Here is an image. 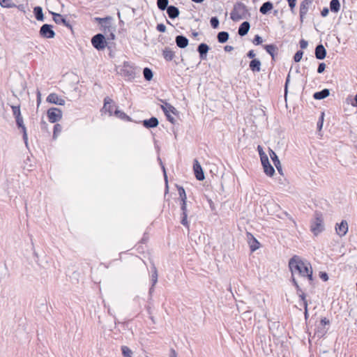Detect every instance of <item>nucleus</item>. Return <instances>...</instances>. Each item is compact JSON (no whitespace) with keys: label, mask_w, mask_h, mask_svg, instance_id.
I'll return each mask as SVG.
<instances>
[{"label":"nucleus","mask_w":357,"mask_h":357,"mask_svg":"<svg viewBox=\"0 0 357 357\" xmlns=\"http://www.w3.org/2000/svg\"><path fill=\"white\" fill-rule=\"evenodd\" d=\"M311 3L310 0H304L300 6V17L301 20L305 17L308 11L309 6Z\"/></svg>","instance_id":"nucleus-15"},{"label":"nucleus","mask_w":357,"mask_h":357,"mask_svg":"<svg viewBox=\"0 0 357 357\" xmlns=\"http://www.w3.org/2000/svg\"><path fill=\"white\" fill-rule=\"evenodd\" d=\"M253 43L255 45H257L262 43V38L259 36L257 35L255 36Z\"/></svg>","instance_id":"nucleus-47"},{"label":"nucleus","mask_w":357,"mask_h":357,"mask_svg":"<svg viewBox=\"0 0 357 357\" xmlns=\"http://www.w3.org/2000/svg\"><path fill=\"white\" fill-rule=\"evenodd\" d=\"M229 33L225 31H221L218 34V40L220 43H224L227 41Z\"/></svg>","instance_id":"nucleus-31"},{"label":"nucleus","mask_w":357,"mask_h":357,"mask_svg":"<svg viewBox=\"0 0 357 357\" xmlns=\"http://www.w3.org/2000/svg\"><path fill=\"white\" fill-rule=\"evenodd\" d=\"M288 83H289V75H288L287 78V80H286V83H285V90L287 91V84Z\"/></svg>","instance_id":"nucleus-63"},{"label":"nucleus","mask_w":357,"mask_h":357,"mask_svg":"<svg viewBox=\"0 0 357 357\" xmlns=\"http://www.w3.org/2000/svg\"><path fill=\"white\" fill-rule=\"evenodd\" d=\"M211 25L212 26V27L213 28H217L219 25V20H218L217 17H212L211 19Z\"/></svg>","instance_id":"nucleus-45"},{"label":"nucleus","mask_w":357,"mask_h":357,"mask_svg":"<svg viewBox=\"0 0 357 357\" xmlns=\"http://www.w3.org/2000/svg\"><path fill=\"white\" fill-rule=\"evenodd\" d=\"M289 3V6L292 10L296 6V0H287Z\"/></svg>","instance_id":"nucleus-51"},{"label":"nucleus","mask_w":357,"mask_h":357,"mask_svg":"<svg viewBox=\"0 0 357 357\" xmlns=\"http://www.w3.org/2000/svg\"><path fill=\"white\" fill-rule=\"evenodd\" d=\"M330 8L332 12L337 13L340 8L339 0H331L330 3Z\"/></svg>","instance_id":"nucleus-29"},{"label":"nucleus","mask_w":357,"mask_h":357,"mask_svg":"<svg viewBox=\"0 0 357 357\" xmlns=\"http://www.w3.org/2000/svg\"><path fill=\"white\" fill-rule=\"evenodd\" d=\"M47 101L50 103L58 105H65V100L58 96L56 93H50L47 98Z\"/></svg>","instance_id":"nucleus-12"},{"label":"nucleus","mask_w":357,"mask_h":357,"mask_svg":"<svg viewBox=\"0 0 357 357\" xmlns=\"http://www.w3.org/2000/svg\"><path fill=\"white\" fill-rule=\"evenodd\" d=\"M188 213H182L181 224L187 227H189L188 222Z\"/></svg>","instance_id":"nucleus-42"},{"label":"nucleus","mask_w":357,"mask_h":357,"mask_svg":"<svg viewBox=\"0 0 357 357\" xmlns=\"http://www.w3.org/2000/svg\"><path fill=\"white\" fill-rule=\"evenodd\" d=\"M118 73L125 77L128 80H132L135 77V68L128 62H124L122 66L117 67Z\"/></svg>","instance_id":"nucleus-3"},{"label":"nucleus","mask_w":357,"mask_h":357,"mask_svg":"<svg viewBox=\"0 0 357 357\" xmlns=\"http://www.w3.org/2000/svg\"><path fill=\"white\" fill-rule=\"evenodd\" d=\"M326 51L322 45H319L315 49V56L318 59H324L326 57Z\"/></svg>","instance_id":"nucleus-17"},{"label":"nucleus","mask_w":357,"mask_h":357,"mask_svg":"<svg viewBox=\"0 0 357 357\" xmlns=\"http://www.w3.org/2000/svg\"><path fill=\"white\" fill-rule=\"evenodd\" d=\"M193 2H195V3H202L203 2L204 0H191Z\"/></svg>","instance_id":"nucleus-64"},{"label":"nucleus","mask_w":357,"mask_h":357,"mask_svg":"<svg viewBox=\"0 0 357 357\" xmlns=\"http://www.w3.org/2000/svg\"><path fill=\"white\" fill-rule=\"evenodd\" d=\"M182 213H187V201L181 203Z\"/></svg>","instance_id":"nucleus-50"},{"label":"nucleus","mask_w":357,"mask_h":357,"mask_svg":"<svg viewBox=\"0 0 357 357\" xmlns=\"http://www.w3.org/2000/svg\"><path fill=\"white\" fill-rule=\"evenodd\" d=\"M165 114L166 115L167 119L172 123H175L174 118L172 116V114L177 115L178 114V112L177 109L173 107L172 105L169 103H165L163 105L161 106Z\"/></svg>","instance_id":"nucleus-6"},{"label":"nucleus","mask_w":357,"mask_h":357,"mask_svg":"<svg viewBox=\"0 0 357 357\" xmlns=\"http://www.w3.org/2000/svg\"><path fill=\"white\" fill-rule=\"evenodd\" d=\"M0 5L4 8H13L15 6L11 0H0Z\"/></svg>","instance_id":"nucleus-36"},{"label":"nucleus","mask_w":357,"mask_h":357,"mask_svg":"<svg viewBox=\"0 0 357 357\" xmlns=\"http://www.w3.org/2000/svg\"><path fill=\"white\" fill-rule=\"evenodd\" d=\"M208 50H209L208 46L206 44L202 43L199 45L198 52H199L202 59L204 58V56L206 54Z\"/></svg>","instance_id":"nucleus-28"},{"label":"nucleus","mask_w":357,"mask_h":357,"mask_svg":"<svg viewBox=\"0 0 357 357\" xmlns=\"http://www.w3.org/2000/svg\"><path fill=\"white\" fill-rule=\"evenodd\" d=\"M15 119H16V123H17L18 127L22 128V131H23V139H24V140L25 142V144H27L28 136H27L26 128H25V126H24V125L23 123L22 116H20L16 117Z\"/></svg>","instance_id":"nucleus-16"},{"label":"nucleus","mask_w":357,"mask_h":357,"mask_svg":"<svg viewBox=\"0 0 357 357\" xmlns=\"http://www.w3.org/2000/svg\"><path fill=\"white\" fill-rule=\"evenodd\" d=\"M108 20H110V18L109 17H105V18L96 17V20L100 24H102V22H106Z\"/></svg>","instance_id":"nucleus-52"},{"label":"nucleus","mask_w":357,"mask_h":357,"mask_svg":"<svg viewBox=\"0 0 357 357\" xmlns=\"http://www.w3.org/2000/svg\"><path fill=\"white\" fill-rule=\"evenodd\" d=\"M11 108L13 115L15 118L21 116L20 106H12Z\"/></svg>","instance_id":"nucleus-41"},{"label":"nucleus","mask_w":357,"mask_h":357,"mask_svg":"<svg viewBox=\"0 0 357 357\" xmlns=\"http://www.w3.org/2000/svg\"><path fill=\"white\" fill-rule=\"evenodd\" d=\"M178 194H179L180 198L181 199V202H185L187 201V196L185 194V191L183 187H180L178 188Z\"/></svg>","instance_id":"nucleus-38"},{"label":"nucleus","mask_w":357,"mask_h":357,"mask_svg":"<svg viewBox=\"0 0 357 357\" xmlns=\"http://www.w3.org/2000/svg\"><path fill=\"white\" fill-rule=\"evenodd\" d=\"M157 30L160 32L164 33L166 31V26L163 24H158L156 27Z\"/></svg>","instance_id":"nucleus-46"},{"label":"nucleus","mask_w":357,"mask_h":357,"mask_svg":"<svg viewBox=\"0 0 357 357\" xmlns=\"http://www.w3.org/2000/svg\"><path fill=\"white\" fill-rule=\"evenodd\" d=\"M307 45H308L307 41H306L303 39L300 41V47L301 49H306Z\"/></svg>","instance_id":"nucleus-49"},{"label":"nucleus","mask_w":357,"mask_h":357,"mask_svg":"<svg viewBox=\"0 0 357 357\" xmlns=\"http://www.w3.org/2000/svg\"><path fill=\"white\" fill-rule=\"evenodd\" d=\"M193 170L195 177L198 181H203L205 177L202 167L197 160L194 161Z\"/></svg>","instance_id":"nucleus-10"},{"label":"nucleus","mask_w":357,"mask_h":357,"mask_svg":"<svg viewBox=\"0 0 357 357\" xmlns=\"http://www.w3.org/2000/svg\"><path fill=\"white\" fill-rule=\"evenodd\" d=\"M121 351L123 357H132V351L127 346L121 347Z\"/></svg>","instance_id":"nucleus-33"},{"label":"nucleus","mask_w":357,"mask_h":357,"mask_svg":"<svg viewBox=\"0 0 357 357\" xmlns=\"http://www.w3.org/2000/svg\"><path fill=\"white\" fill-rule=\"evenodd\" d=\"M297 291H298V296L301 298V299L303 301L304 308H307V301L305 299V295L304 294V293L302 291L301 289L300 291L297 290Z\"/></svg>","instance_id":"nucleus-40"},{"label":"nucleus","mask_w":357,"mask_h":357,"mask_svg":"<svg viewBox=\"0 0 357 357\" xmlns=\"http://www.w3.org/2000/svg\"><path fill=\"white\" fill-rule=\"evenodd\" d=\"M143 75L146 80L150 81L153 78L152 70L149 68H145L143 70Z\"/></svg>","instance_id":"nucleus-35"},{"label":"nucleus","mask_w":357,"mask_h":357,"mask_svg":"<svg viewBox=\"0 0 357 357\" xmlns=\"http://www.w3.org/2000/svg\"><path fill=\"white\" fill-rule=\"evenodd\" d=\"M47 117L51 123H56L62 118V112L60 109L52 107L47 110Z\"/></svg>","instance_id":"nucleus-8"},{"label":"nucleus","mask_w":357,"mask_h":357,"mask_svg":"<svg viewBox=\"0 0 357 357\" xmlns=\"http://www.w3.org/2000/svg\"><path fill=\"white\" fill-rule=\"evenodd\" d=\"M176 43L178 47L185 48L188 45V40L185 36H178L176 37Z\"/></svg>","instance_id":"nucleus-20"},{"label":"nucleus","mask_w":357,"mask_h":357,"mask_svg":"<svg viewBox=\"0 0 357 357\" xmlns=\"http://www.w3.org/2000/svg\"><path fill=\"white\" fill-rule=\"evenodd\" d=\"M269 155L273 162L274 165L275 166L277 170L278 171V172L280 174H282V169L281 163H280V161L278 159V157L276 155V153L273 150L270 149Z\"/></svg>","instance_id":"nucleus-13"},{"label":"nucleus","mask_w":357,"mask_h":357,"mask_svg":"<svg viewBox=\"0 0 357 357\" xmlns=\"http://www.w3.org/2000/svg\"><path fill=\"white\" fill-rule=\"evenodd\" d=\"M248 15L246 6L242 3H237L234 5L232 11L230 13L231 19L233 21L238 22L245 19Z\"/></svg>","instance_id":"nucleus-2"},{"label":"nucleus","mask_w":357,"mask_h":357,"mask_svg":"<svg viewBox=\"0 0 357 357\" xmlns=\"http://www.w3.org/2000/svg\"><path fill=\"white\" fill-rule=\"evenodd\" d=\"M273 8V4L270 1L265 2L262 4V6L260 7L259 11L262 14H266L268 11L272 10Z\"/></svg>","instance_id":"nucleus-27"},{"label":"nucleus","mask_w":357,"mask_h":357,"mask_svg":"<svg viewBox=\"0 0 357 357\" xmlns=\"http://www.w3.org/2000/svg\"><path fill=\"white\" fill-rule=\"evenodd\" d=\"M326 68V64L324 63H321L317 68V73H322Z\"/></svg>","instance_id":"nucleus-48"},{"label":"nucleus","mask_w":357,"mask_h":357,"mask_svg":"<svg viewBox=\"0 0 357 357\" xmlns=\"http://www.w3.org/2000/svg\"><path fill=\"white\" fill-rule=\"evenodd\" d=\"M169 357H177L176 353L174 349H171Z\"/></svg>","instance_id":"nucleus-60"},{"label":"nucleus","mask_w":357,"mask_h":357,"mask_svg":"<svg viewBox=\"0 0 357 357\" xmlns=\"http://www.w3.org/2000/svg\"><path fill=\"white\" fill-rule=\"evenodd\" d=\"M152 281L153 285H155L158 281V273L155 267L153 268V272L152 273Z\"/></svg>","instance_id":"nucleus-44"},{"label":"nucleus","mask_w":357,"mask_h":357,"mask_svg":"<svg viewBox=\"0 0 357 357\" xmlns=\"http://www.w3.org/2000/svg\"><path fill=\"white\" fill-rule=\"evenodd\" d=\"M93 46L98 50L105 49L106 47V41L102 34L98 33L95 35L91 39Z\"/></svg>","instance_id":"nucleus-7"},{"label":"nucleus","mask_w":357,"mask_h":357,"mask_svg":"<svg viewBox=\"0 0 357 357\" xmlns=\"http://www.w3.org/2000/svg\"><path fill=\"white\" fill-rule=\"evenodd\" d=\"M328 14V8H324L322 11H321V15L323 17H326Z\"/></svg>","instance_id":"nucleus-56"},{"label":"nucleus","mask_w":357,"mask_h":357,"mask_svg":"<svg viewBox=\"0 0 357 357\" xmlns=\"http://www.w3.org/2000/svg\"><path fill=\"white\" fill-rule=\"evenodd\" d=\"M62 130V127L60 124L57 123L54 127L53 138L56 139Z\"/></svg>","instance_id":"nucleus-37"},{"label":"nucleus","mask_w":357,"mask_h":357,"mask_svg":"<svg viewBox=\"0 0 357 357\" xmlns=\"http://www.w3.org/2000/svg\"><path fill=\"white\" fill-rule=\"evenodd\" d=\"M250 25L248 22H243L238 28V34L241 36H243L246 35L250 30Z\"/></svg>","instance_id":"nucleus-22"},{"label":"nucleus","mask_w":357,"mask_h":357,"mask_svg":"<svg viewBox=\"0 0 357 357\" xmlns=\"http://www.w3.org/2000/svg\"><path fill=\"white\" fill-rule=\"evenodd\" d=\"M289 267L291 272L292 282L298 291L301 290V287L296 280V276L307 279L310 283L312 281V268L306 260L295 255L290 259Z\"/></svg>","instance_id":"nucleus-1"},{"label":"nucleus","mask_w":357,"mask_h":357,"mask_svg":"<svg viewBox=\"0 0 357 357\" xmlns=\"http://www.w3.org/2000/svg\"><path fill=\"white\" fill-rule=\"evenodd\" d=\"M232 50H233V47H232V46L226 45V46L225 47V50L226 52H230V51H231Z\"/></svg>","instance_id":"nucleus-61"},{"label":"nucleus","mask_w":357,"mask_h":357,"mask_svg":"<svg viewBox=\"0 0 357 357\" xmlns=\"http://www.w3.org/2000/svg\"><path fill=\"white\" fill-rule=\"evenodd\" d=\"M33 13L36 16V18L38 21H43L44 16L43 13V9L40 6H36L33 9Z\"/></svg>","instance_id":"nucleus-26"},{"label":"nucleus","mask_w":357,"mask_h":357,"mask_svg":"<svg viewBox=\"0 0 357 357\" xmlns=\"http://www.w3.org/2000/svg\"><path fill=\"white\" fill-rule=\"evenodd\" d=\"M112 102V100L108 97L105 98L104 100V106L102 109V111L105 113H108L109 116L112 115L113 112V106L111 105Z\"/></svg>","instance_id":"nucleus-14"},{"label":"nucleus","mask_w":357,"mask_h":357,"mask_svg":"<svg viewBox=\"0 0 357 357\" xmlns=\"http://www.w3.org/2000/svg\"><path fill=\"white\" fill-rule=\"evenodd\" d=\"M52 15H53V20L56 24H62L66 26H69V23L67 22V20L63 18L60 14L52 12Z\"/></svg>","instance_id":"nucleus-18"},{"label":"nucleus","mask_w":357,"mask_h":357,"mask_svg":"<svg viewBox=\"0 0 357 357\" xmlns=\"http://www.w3.org/2000/svg\"><path fill=\"white\" fill-rule=\"evenodd\" d=\"M320 278L324 280V281H327L328 280V276L327 275L326 273H321V275H320Z\"/></svg>","instance_id":"nucleus-54"},{"label":"nucleus","mask_w":357,"mask_h":357,"mask_svg":"<svg viewBox=\"0 0 357 357\" xmlns=\"http://www.w3.org/2000/svg\"><path fill=\"white\" fill-rule=\"evenodd\" d=\"M167 13L169 17L172 19H174L179 15V10L178 8L174 6H169L167 7Z\"/></svg>","instance_id":"nucleus-21"},{"label":"nucleus","mask_w":357,"mask_h":357,"mask_svg":"<svg viewBox=\"0 0 357 357\" xmlns=\"http://www.w3.org/2000/svg\"><path fill=\"white\" fill-rule=\"evenodd\" d=\"M265 50L274 59L277 47L273 45H267L265 46Z\"/></svg>","instance_id":"nucleus-32"},{"label":"nucleus","mask_w":357,"mask_h":357,"mask_svg":"<svg viewBox=\"0 0 357 357\" xmlns=\"http://www.w3.org/2000/svg\"><path fill=\"white\" fill-rule=\"evenodd\" d=\"M320 324L324 326H326V325H328L329 324V320L327 319L326 318H323L321 320Z\"/></svg>","instance_id":"nucleus-53"},{"label":"nucleus","mask_w":357,"mask_h":357,"mask_svg":"<svg viewBox=\"0 0 357 357\" xmlns=\"http://www.w3.org/2000/svg\"><path fill=\"white\" fill-rule=\"evenodd\" d=\"M324 230V222L321 215L317 214L311 225V231L318 235Z\"/></svg>","instance_id":"nucleus-4"},{"label":"nucleus","mask_w":357,"mask_h":357,"mask_svg":"<svg viewBox=\"0 0 357 357\" xmlns=\"http://www.w3.org/2000/svg\"><path fill=\"white\" fill-rule=\"evenodd\" d=\"M303 52L302 51H298L294 57V59L296 62H299L303 57Z\"/></svg>","instance_id":"nucleus-43"},{"label":"nucleus","mask_w":357,"mask_h":357,"mask_svg":"<svg viewBox=\"0 0 357 357\" xmlns=\"http://www.w3.org/2000/svg\"><path fill=\"white\" fill-rule=\"evenodd\" d=\"M159 160H160V165L162 166V170H163V172H164L165 179L167 181V175H166L165 168L164 165H162V161H161V160L160 158H159Z\"/></svg>","instance_id":"nucleus-58"},{"label":"nucleus","mask_w":357,"mask_h":357,"mask_svg":"<svg viewBox=\"0 0 357 357\" xmlns=\"http://www.w3.org/2000/svg\"><path fill=\"white\" fill-rule=\"evenodd\" d=\"M114 115L121 119H126L129 118L123 112L119 109H116L114 111Z\"/></svg>","instance_id":"nucleus-39"},{"label":"nucleus","mask_w":357,"mask_h":357,"mask_svg":"<svg viewBox=\"0 0 357 357\" xmlns=\"http://www.w3.org/2000/svg\"><path fill=\"white\" fill-rule=\"evenodd\" d=\"M261 162L264 168V173L269 176H272L275 173L273 167L270 164L268 158L266 153H261Z\"/></svg>","instance_id":"nucleus-5"},{"label":"nucleus","mask_w":357,"mask_h":357,"mask_svg":"<svg viewBox=\"0 0 357 357\" xmlns=\"http://www.w3.org/2000/svg\"><path fill=\"white\" fill-rule=\"evenodd\" d=\"M348 223L346 220H342L340 224H337L335 226L336 232L340 237L345 236L348 232Z\"/></svg>","instance_id":"nucleus-11"},{"label":"nucleus","mask_w":357,"mask_h":357,"mask_svg":"<svg viewBox=\"0 0 357 357\" xmlns=\"http://www.w3.org/2000/svg\"><path fill=\"white\" fill-rule=\"evenodd\" d=\"M248 239L250 240V245L252 251H255L259 248V243L256 240V238L251 234H248Z\"/></svg>","instance_id":"nucleus-24"},{"label":"nucleus","mask_w":357,"mask_h":357,"mask_svg":"<svg viewBox=\"0 0 357 357\" xmlns=\"http://www.w3.org/2000/svg\"><path fill=\"white\" fill-rule=\"evenodd\" d=\"M329 94H330L329 90L327 89H325L321 91L314 93L313 95V97L316 100H321V99H324V98L328 97L329 96Z\"/></svg>","instance_id":"nucleus-25"},{"label":"nucleus","mask_w":357,"mask_h":357,"mask_svg":"<svg viewBox=\"0 0 357 357\" xmlns=\"http://www.w3.org/2000/svg\"><path fill=\"white\" fill-rule=\"evenodd\" d=\"M257 149H258V151H259V155H260V156H261V153H265L263 151V149H262V148H261L260 146H258Z\"/></svg>","instance_id":"nucleus-62"},{"label":"nucleus","mask_w":357,"mask_h":357,"mask_svg":"<svg viewBox=\"0 0 357 357\" xmlns=\"http://www.w3.org/2000/svg\"><path fill=\"white\" fill-rule=\"evenodd\" d=\"M247 56L250 59H253L255 56V53L253 50H250L248 52Z\"/></svg>","instance_id":"nucleus-57"},{"label":"nucleus","mask_w":357,"mask_h":357,"mask_svg":"<svg viewBox=\"0 0 357 357\" xmlns=\"http://www.w3.org/2000/svg\"><path fill=\"white\" fill-rule=\"evenodd\" d=\"M169 1L168 0H157V6L161 10L167 9Z\"/></svg>","instance_id":"nucleus-34"},{"label":"nucleus","mask_w":357,"mask_h":357,"mask_svg":"<svg viewBox=\"0 0 357 357\" xmlns=\"http://www.w3.org/2000/svg\"><path fill=\"white\" fill-rule=\"evenodd\" d=\"M163 56L167 61H172L174 57V53L169 48H165L163 51Z\"/></svg>","instance_id":"nucleus-30"},{"label":"nucleus","mask_w":357,"mask_h":357,"mask_svg":"<svg viewBox=\"0 0 357 357\" xmlns=\"http://www.w3.org/2000/svg\"><path fill=\"white\" fill-rule=\"evenodd\" d=\"M351 104V105L353 107H356L357 106V93H356V95L355 96V98L354 99V102H352Z\"/></svg>","instance_id":"nucleus-59"},{"label":"nucleus","mask_w":357,"mask_h":357,"mask_svg":"<svg viewBox=\"0 0 357 357\" xmlns=\"http://www.w3.org/2000/svg\"><path fill=\"white\" fill-rule=\"evenodd\" d=\"M40 34L41 36L46 38H53L55 33L52 29V26L50 24H43L40 29Z\"/></svg>","instance_id":"nucleus-9"},{"label":"nucleus","mask_w":357,"mask_h":357,"mask_svg":"<svg viewBox=\"0 0 357 357\" xmlns=\"http://www.w3.org/2000/svg\"><path fill=\"white\" fill-rule=\"evenodd\" d=\"M261 61L259 59H254L250 63V68L253 72H259L261 70Z\"/></svg>","instance_id":"nucleus-23"},{"label":"nucleus","mask_w":357,"mask_h":357,"mask_svg":"<svg viewBox=\"0 0 357 357\" xmlns=\"http://www.w3.org/2000/svg\"><path fill=\"white\" fill-rule=\"evenodd\" d=\"M323 120H324V114H322V116H321V120L320 121H319L317 123V127L319 130L321 129L322 126H323Z\"/></svg>","instance_id":"nucleus-55"},{"label":"nucleus","mask_w":357,"mask_h":357,"mask_svg":"<svg viewBox=\"0 0 357 357\" xmlns=\"http://www.w3.org/2000/svg\"><path fill=\"white\" fill-rule=\"evenodd\" d=\"M143 125L147 128H155L158 125V120L155 117L143 121Z\"/></svg>","instance_id":"nucleus-19"}]
</instances>
